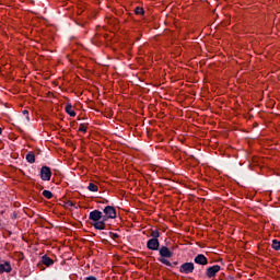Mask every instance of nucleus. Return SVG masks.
<instances>
[{"label":"nucleus","mask_w":280,"mask_h":280,"mask_svg":"<svg viewBox=\"0 0 280 280\" xmlns=\"http://www.w3.org/2000/svg\"><path fill=\"white\" fill-rule=\"evenodd\" d=\"M103 220L96 223H92L96 231H104L106 229V222L108 220H115L117 218V210L113 206H107L103 209Z\"/></svg>","instance_id":"obj_1"},{"label":"nucleus","mask_w":280,"mask_h":280,"mask_svg":"<svg viewBox=\"0 0 280 280\" xmlns=\"http://www.w3.org/2000/svg\"><path fill=\"white\" fill-rule=\"evenodd\" d=\"M159 255L160 258H158V261L161 264H164V266H173L172 262L167 259H171V257H174V252L170 250L167 246L163 245L160 247Z\"/></svg>","instance_id":"obj_2"},{"label":"nucleus","mask_w":280,"mask_h":280,"mask_svg":"<svg viewBox=\"0 0 280 280\" xmlns=\"http://www.w3.org/2000/svg\"><path fill=\"white\" fill-rule=\"evenodd\" d=\"M89 220L94 222V224H97V222H102V220H104V213L100 210H93L89 214Z\"/></svg>","instance_id":"obj_3"},{"label":"nucleus","mask_w":280,"mask_h":280,"mask_svg":"<svg viewBox=\"0 0 280 280\" xmlns=\"http://www.w3.org/2000/svg\"><path fill=\"white\" fill-rule=\"evenodd\" d=\"M195 269L196 266L194 265V262H184L179 267V272H182V275H191Z\"/></svg>","instance_id":"obj_4"},{"label":"nucleus","mask_w":280,"mask_h":280,"mask_svg":"<svg viewBox=\"0 0 280 280\" xmlns=\"http://www.w3.org/2000/svg\"><path fill=\"white\" fill-rule=\"evenodd\" d=\"M220 270H222V267H220V265L208 267L206 269V277H208V279H213V277H215L218 272H220Z\"/></svg>","instance_id":"obj_5"},{"label":"nucleus","mask_w":280,"mask_h":280,"mask_svg":"<svg viewBox=\"0 0 280 280\" xmlns=\"http://www.w3.org/2000/svg\"><path fill=\"white\" fill-rule=\"evenodd\" d=\"M147 248L149 250H160L161 248V243L159 242V238H150L147 242Z\"/></svg>","instance_id":"obj_6"},{"label":"nucleus","mask_w":280,"mask_h":280,"mask_svg":"<svg viewBox=\"0 0 280 280\" xmlns=\"http://www.w3.org/2000/svg\"><path fill=\"white\" fill-rule=\"evenodd\" d=\"M40 178L42 180H51V168L49 166H42Z\"/></svg>","instance_id":"obj_7"},{"label":"nucleus","mask_w":280,"mask_h":280,"mask_svg":"<svg viewBox=\"0 0 280 280\" xmlns=\"http://www.w3.org/2000/svg\"><path fill=\"white\" fill-rule=\"evenodd\" d=\"M195 264H198L199 266H207L209 264V259L207 258V256H205V254H198L195 258H194Z\"/></svg>","instance_id":"obj_8"},{"label":"nucleus","mask_w":280,"mask_h":280,"mask_svg":"<svg viewBox=\"0 0 280 280\" xmlns=\"http://www.w3.org/2000/svg\"><path fill=\"white\" fill-rule=\"evenodd\" d=\"M3 272H12V265H10V261L0 264V275H3Z\"/></svg>","instance_id":"obj_9"},{"label":"nucleus","mask_w":280,"mask_h":280,"mask_svg":"<svg viewBox=\"0 0 280 280\" xmlns=\"http://www.w3.org/2000/svg\"><path fill=\"white\" fill-rule=\"evenodd\" d=\"M42 264L43 266H46L47 268H49V266H54V259L49 258V256L44 255L42 257Z\"/></svg>","instance_id":"obj_10"},{"label":"nucleus","mask_w":280,"mask_h":280,"mask_svg":"<svg viewBox=\"0 0 280 280\" xmlns=\"http://www.w3.org/2000/svg\"><path fill=\"white\" fill-rule=\"evenodd\" d=\"M65 110L70 115V117H75V110H73V106L71 104H67Z\"/></svg>","instance_id":"obj_11"},{"label":"nucleus","mask_w":280,"mask_h":280,"mask_svg":"<svg viewBox=\"0 0 280 280\" xmlns=\"http://www.w3.org/2000/svg\"><path fill=\"white\" fill-rule=\"evenodd\" d=\"M26 161L31 164L36 163V155L34 154V152L31 151L26 154Z\"/></svg>","instance_id":"obj_12"},{"label":"nucleus","mask_w":280,"mask_h":280,"mask_svg":"<svg viewBox=\"0 0 280 280\" xmlns=\"http://www.w3.org/2000/svg\"><path fill=\"white\" fill-rule=\"evenodd\" d=\"M150 237L151 240H159L161 237V232L159 230H151Z\"/></svg>","instance_id":"obj_13"},{"label":"nucleus","mask_w":280,"mask_h":280,"mask_svg":"<svg viewBox=\"0 0 280 280\" xmlns=\"http://www.w3.org/2000/svg\"><path fill=\"white\" fill-rule=\"evenodd\" d=\"M42 195L44 198H47V200H51V198H54V194L50 190H44Z\"/></svg>","instance_id":"obj_14"},{"label":"nucleus","mask_w":280,"mask_h":280,"mask_svg":"<svg viewBox=\"0 0 280 280\" xmlns=\"http://www.w3.org/2000/svg\"><path fill=\"white\" fill-rule=\"evenodd\" d=\"M271 246L273 250H280V241L273 240Z\"/></svg>","instance_id":"obj_15"},{"label":"nucleus","mask_w":280,"mask_h":280,"mask_svg":"<svg viewBox=\"0 0 280 280\" xmlns=\"http://www.w3.org/2000/svg\"><path fill=\"white\" fill-rule=\"evenodd\" d=\"M135 14H138V15L142 16V14H145V11L143 10V8L137 7L135 9Z\"/></svg>","instance_id":"obj_16"},{"label":"nucleus","mask_w":280,"mask_h":280,"mask_svg":"<svg viewBox=\"0 0 280 280\" xmlns=\"http://www.w3.org/2000/svg\"><path fill=\"white\" fill-rule=\"evenodd\" d=\"M89 191H97L98 187L97 185L90 183L88 186Z\"/></svg>","instance_id":"obj_17"},{"label":"nucleus","mask_w":280,"mask_h":280,"mask_svg":"<svg viewBox=\"0 0 280 280\" xmlns=\"http://www.w3.org/2000/svg\"><path fill=\"white\" fill-rule=\"evenodd\" d=\"M86 130H88V127L86 125L84 124H81L80 127H79V132H83V133H86Z\"/></svg>","instance_id":"obj_18"},{"label":"nucleus","mask_w":280,"mask_h":280,"mask_svg":"<svg viewBox=\"0 0 280 280\" xmlns=\"http://www.w3.org/2000/svg\"><path fill=\"white\" fill-rule=\"evenodd\" d=\"M109 237H112V240H119V234L115 232H109Z\"/></svg>","instance_id":"obj_19"},{"label":"nucleus","mask_w":280,"mask_h":280,"mask_svg":"<svg viewBox=\"0 0 280 280\" xmlns=\"http://www.w3.org/2000/svg\"><path fill=\"white\" fill-rule=\"evenodd\" d=\"M66 207H73L74 209H78V207H75V203L73 201H67Z\"/></svg>","instance_id":"obj_20"},{"label":"nucleus","mask_w":280,"mask_h":280,"mask_svg":"<svg viewBox=\"0 0 280 280\" xmlns=\"http://www.w3.org/2000/svg\"><path fill=\"white\" fill-rule=\"evenodd\" d=\"M23 115L26 116V120L30 121V112L27 109L23 110Z\"/></svg>","instance_id":"obj_21"},{"label":"nucleus","mask_w":280,"mask_h":280,"mask_svg":"<svg viewBox=\"0 0 280 280\" xmlns=\"http://www.w3.org/2000/svg\"><path fill=\"white\" fill-rule=\"evenodd\" d=\"M171 265H173V266H168V268H174V266H178V262L174 261V262H171Z\"/></svg>","instance_id":"obj_22"},{"label":"nucleus","mask_w":280,"mask_h":280,"mask_svg":"<svg viewBox=\"0 0 280 280\" xmlns=\"http://www.w3.org/2000/svg\"><path fill=\"white\" fill-rule=\"evenodd\" d=\"M2 132H3V129L0 128V135H2Z\"/></svg>","instance_id":"obj_23"}]
</instances>
